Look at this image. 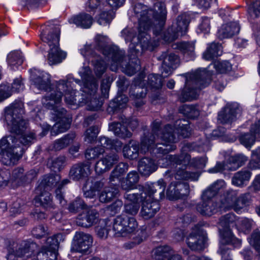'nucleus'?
Here are the masks:
<instances>
[{
  "mask_svg": "<svg viewBox=\"0 0 260 260\" xmlns=\"http://www.w3.org/2000/svg\"><path fill=\"white\" fill-rule=\"evenodd\" d=\"M167 16L166 5L162 2L155 3L153 10L144 8L139 19L138 27L125 28L121 31V36L125 42H131L129 45L130 61L128 64L123 62L125 52L117 46H106L102 49L103 54L111 59L110 70L116 72L119 67H122L123 72L130 76L140 70V60L137 57L146 50H153L158 44V42L152 40L148 33L152 26V19L157 23L152 28L153 33L157 36L165 24Z\"/></svg>",
  "mask_w": 260,
  "mask_h": 260,
  "instance_id": "obj_1",
  "label": "nucleus"
},
{
  "mask_svg": "<svg viewBox=\"0 0 260 260\" xmlns=\"http://www.w3.org/2000/svg\"><path fill=\"white\" fill-rule=\"evenodd\" d=\"M160 123L155 120L152 124L151 133L145 132L141 139V151L143 153L149 152L157 159V166L161 168L174 167L183 163V155H167L176 149L175 143L179 136L187 138L190 135L191 128L188 121L184 119L176 121L174 126L166 125L160 129Z\"/></svg>",
  "mask_w": 260,
  "mask_h": 260,
  "instance_id": "obj_2",
  "label": "nucleus"
},
{
  "mask_svg": "<svg viewBox=\"0 0 260 260\" xmlns=\"http://www.w3.org/2000/svg\"><path fill=\"white\" fill-rule=\"evenodd\" d=\"M25 113L24 104L20 100H15L9 106L4 109V114L1 120L6 122L8 131L19 138L20 143L23 145H28L33 143L36 139L33 132H27L28 122L23 118Z\"/></svg>",
  "mask_w": 260,
  "mask_h": 260,
  "instance_id": "obj_3",
  "label": "nucleus"
},
{
  "mask_svg": "<svg viewBox=\"0 0 260 260\" xmlns=\"http://www.w3.org/2000/svg\"><path fill=\"white\" fill-rule=\"evenodd\" d=\"M91 172V164L83 161L73 165L69 174L70 178L74 181H79L87 178L82 189L84 197L88 198H93L105 184L104 179L94 181L92 178H88Z\"/></svg>",
  "mask_w": 260,
  "mask_h": 260,
  "instance_id": "obj_4",
  "label": "nucleus"
},
{
  "mask_svg": "<svg viewBox=\"0 0 260 260\" xmlns=\"http://www.w3.org/2000/svg\"><path fill=\"white\" fill-rule=\"evenodd\" d=\"M182 76L185 78V87L178 98L183 103L196 99L199 90L208 86L211 82V74L205 70H197L192 73Z\"/></svg>",
  "mask_w": 260,
  "mask_h": 260,
  "instance_id": "obj_5",
  "label": "nucleus"
},
{
  "mask_svg": "<svg viewBox=\"0 0 260 260\" xmlns=\"http://www.w3.org/2000/svg\"><path fill=\"white\" fill-rule=\"evenodd\" d=\"M167 183L162 179L158 180L156 182L147 183L143 191L140 193H125L124 198L126 202L124 205V210L122 213L129 215L130 216L136 215L140 208L139 202L144 200L147 198L148 193L149 197L154 192H158L160 199L165 198V191Z\"/></svg>",
  "mask_w": 260,
  "mask_h": 260,
  "instance_id": "obj_6",
  "label": "nucleus"
},
{
  "mask_svg": "<svg viewBox=\"0 0 260 260\" xmlns=\"http://www.w3.org/2000/svg\"><path fill=\"white\" fill-rule=\"evenodd\" d=\"M238 217L233 213H229L220 219L219 225L222 227L220 229L221 239L218 252L221 255L222 260H231L230 249L227 245H231L235 247L241 245V240L233 235L231 228L236 226Z\"/></svg>",
  "mask_w": 260,
  "mask_h": 260,
  "instance_id": "obj_7",
  "label": "nucleus"
},
{
  "mask_svg": "<svg viewBox=\"0 0 260 260\" xmlns=\"http://www.w3.org/2000/svg\"><path fill=\"white\" fill-rule=\"evenodd\" d=\"M61 96V94L59 92L57 95L52 94L51 96L42 100L44 107L51 110V113L54 115L52 118L55 121H58L51 131L52 136H56L59 133L67 131L70 127L72 122L71 118L66 116V110L59 105Z\"/></svg>",
  "mask_w": 260,
  "mask_h": 260,
  "instance_id": "obj_8",
  "label": "nucleus"
},
{
  "mask_svg": "<svg viewBox=\"0 0 260 260\" xmlns=\"http://www.w3.org/2000/svg\"><path fill=\"white\" fill-rule=\"evenodd\" d=\"M73 82L80 86L84 85V81L82 79L80 80L78 79H75L72 75H69L67 77L66 81L60 80L58 82L56 90L51 91L50 93L48 94L42 100L51 96L52 94L57 95L59 92H60L61 96H62L63 93H64V101L66 104L71 108L75 109L79 106H82L83 101L82 100H84V97L86 96V95H84L83 92L80 93L73 89V86L71 85ZM61 98L62 96H61Z\"/></svg>",
  "mask_w": 260,
  "mask_h": 260,
  "instance_id": "obj_9",
  "label": "nucleus"
},
{
  "mask_svg": "<svg viewBox=\"0 0 260 260\" xmlns=\"http://www.w3.org/2000/svg\"><path fill=\"white\" fill-rule=\"evenodd\" d=\"M79 74L84 81L83 92L84 97L83 105H87V109L96 111L101 108L102 102L98 98L96 91L98 88V81L91 75V71L88 67H83L79 71Z\"/></svg>",
  "mask_w": 260,
  "mask_h": 260,
  "instance_id": "obj_10",
  "label": "nucleus"
},
{
  "mask_svg": "<svg viewBox=\"0 0 260 260\" xmlns=\"http://www.w3.org/2000/svg\"><path fill=\"white\" fill-rule=\"evenodd\" d=\"M60 31V28L58 26L51 24L43 29L41 34L42 41L50 47L48 56L50 65L59 63L66 57V53L59 48Z\"/></svg>",
  "mask_w": 260,
  "mask_h": 260,
  "instance_id": "obj_11",
  "label": "nucleus"
},
{
  "mask_svg": "<svg viewBox=\"0 0 260 260\" xmlns=\"http://www.w3.org/2000/svg\"><path fill=\"white\" fill-rule=\"evenodd\" d=\"M144 76L140 74L138 77L134 79L133 84L136 86L137 92L135 96L137 99L145 97L147 93L153 100L158 99L160 95V89L162 85L161 77L157 74H152L148 75L147 80H143Z\"/></svg>",
  "mask_w": 260,
  "mask_h": 260,
  "instance_id": "obj_12",
  "label": "nucleus"
},
{
  "mask_svg": "<svg viewBox=\"0 0 260 260\" xmlns=\"http://www.w3.org/2000/svg\"><path fill=\"white\" fill-rule=\"evenodd\" d=\"M6 244L7 260H18V258L26 259L34 256L38 248L37 244L30 241H24L18 244L13 240H8Z\"/></svg>",
  "mask_w": 260,
  "mask_h": 260,
  "instance_id": "obj_13",
  "label": "nucleus"
},
{
  "mask_svg": "<svg viewBox=\"0 0 260 260\" xmlns=\"http://www.w3.org/2000/svg\"><path fill=\"white\" fill-rule=\"evenodd\" d=\"M251 199L249 192L241 194L238 197V191L236 190H228L222 199V207L225 210H233L240 214L243 209L248 205Z\"/></svg>",
  "mask_w": 260,
  "mask_h": 260,
  "instance_id": "obj_14",
  "label": "nucleus"
},
{
  "mask_svg": "<svg viewBox=\"0 0 260 260\" xmlns=\"http://www.w3.org/2000/svg\"><path fill=\"white\" fill-rule=\"evenodd\" d=\"M137 228L138 223L134 217L122 213L113 220V236L127 237L134 233Z\"/></svg>",
  "mask_w": 260,
  "mask_h": 260,
  "instance_id": "obj_15",
  "label": "nucleus"
},
{
  "mask_svg": "<svg viewBox=\"0 0 260 260\" xmlns=\"http://www.w3.org/2000/svg\"><path fill=\"white\" fill-rule=\"evenodd\" d=\"M189 22L185 14H181L177 17L175 22L169 27L163 36L164 40L170 43L178 38L180 34L183 35L186 31Z\"/></svg>",
  "mask_w": 260,
  "mask_h": 260,
  "instance_id": "obj_16",
  "label": "nucleus"
},
{
  "mask_svg": "<svg viewBox=\"0 0 260 260\" xmlns=\"http://www.w3.org/2000/svg\"><path fill=\"white\" fill-rule=\"evenodd\" d=\"M247 160V157L243 154H237L230 156L226 162H217L216 166L208 170L210 173H217L223 170L234 171L243 166Z\"/></svg>",
  "mask_w": 260,
  "mask_h": 260,
  "instance_id": "obj_17",
  "label": "nucleus"
},
{
  "mask_svg": "<svg viewBox=\"0 0 260 260\" xmlns=\"http://www.w3.org/2000/svg\"><path fill=\"white\" fill-rule=\"evenodd\" d=\"M149 196L147 193V198L141 201L143 204L140 214L145 219L152 218L159 210L160 206L158 201L162 199L159 198L158 191Z\"/></svg>",
  "mask_w": 260,
  "mask_h": 260,
  "instance_id": "obj_18",
  "label": "nucleus"
},
{
  "mask_svg": "<svg viewBox=\"0 0 260 260\" xmlns=\"http://www.w3.org/2000/svg\"><path fill=\"white\" fill-rule=\"evenodd\" d=\"M186 241L187 246L191 250L201 251L205 247L206 237L200 226L196 225L187 237Z\"/></svg>",
  "mask_w": 260,
  "mask_h": 260,
  "instance_id": "obj_19",
  "label": "nucleus"
},
{
  "mask_svg": "<svg viewBox=\"0 0 260 260\" xmlns=\"http://www.w3.org/2000/svg\"><path fill=\"white\" fill-rule=\"evenodd\" d=\"M29 72L31 87L44 91L50 88L51 80L49 74L36 68L30 69Z\"/></svg>",
  "mask_w": 260,
  "mask_h": 260,
  "instance_id": "obj_20",
  "label": "nucleus"
},
{
  "mask_svg": "<svg viewBox=\"0 0 260 260\" xmlns=\"http://www.w3.org/2000/svg\"><path fill=\"white\" fill-rule=\"evenodd\" d=\"M92 243V237L83 232H76L74 237L71 251L82 253H87Z\"/></svg>",
  "mask_w": 260,
  "mask_h": 260,
  "instance_id": "obj_21",
  "label": "nucleus"
},
{
  "mask_svg": "<svg viewBox=\"0 0 260 260\" xmlns=\"http://www.w3.org/2000/svg\"><path fill=\"white\" fill-rule=\"evenodd\" d=\"M189 193V186L187 183L181 181H173L167 191L169 200H174L187 197Z\"/></svg>",
  "mask_w": 260,
  "mask_h": 260,
  "instance_id": "obj_22",
  "label": "nucleus"
},
{
  "mask_svg": "<svg viewBox=\"0 0 260 260\" xmlns=\"http://www.w3.org/2000/svg\"><path fill=\"white\" fill-rule=\"evenodd\" d=\"M222 201V199L219 204L214 200H201L197 204V210L202 215L206 216H211L219 211H226V210L221 207Z\"/></svg>",
  "mask_w": 260,
  "mask_h": 260,
  "instance_id": "obj_23",
  "label": "nucleus"
},
{
  "mask_svg": "<svg viewBox=\"0 0 260 260\" xmlns=\"http://www.w3.org/2000/svg\"><path fill=\"white\" fill-rule=\"evenodd\" d=\"M99 220V213L94 209H88L79 214L77 218V224L81 226L89 228L96 223Z\"/></svg>",
  "mask_w": 260,
  "mask_h": 260,
  "instance_id": "obj_24",
  "label": "nucleus"
},
{
  "mask_svg": "<svg viewBox=\"0 0 260 260\" xmlns=\"http://www.w3.org/2000/svg\"><path fill=\"white\" fill-rule=\"evenodd\" d=\"M240 109L236 104H228L218 113V120L221 123H230L234 121Z\"/></svg>",
  "mask_w": 260,
  "mask_h": 260,
  "instance_id": "obj_25",
  "label": "nucleus"
},
{
  "mask_svg": "<svg viewBox=\"0 0 260 260\" xmlns=\"http://www.w3.org/2000/svg\"><path fill=\"white\" fill-rule=\"evenodd\" d=\"M240 29V27L238 22H231L229 23L223 24L218 29L217 36L220 40L230 38L238 34Z\"/></svg>",
  "mask_w": 260,
  "mask_h": 260,
  "instance_id": "obj_26",
  "label": "nucleus"
},
{
  "mask_svg": "<svg viewBox=\"0 0 260 260\" xmlns=\"http://www.w3.org/2000/svg\"><path fill=\"white\" fill-rule=\"evenodd\" d=\"M252 176L251 171L248 168H243L234 174L232 183L234 186L243 187L247 185Z\"/></svg>",
  "mask_w": 260,
  "mask_h": 260,
  "instance_id": "obj_27",
  "label": "nucleus"
},
{
  "mask_svg": "<svg viewBox=\"0 0 260 260\" xmlns=\"http://www.w3.org/2000/svg\"><path fill=\"white\" fill-rule=\"evenodd\" d=\"M174 49H177L186 57L187 60L193 59L194 58V42L182 41L177 42L173 45Z\"/></svg>",
  "mask_w": 260,
  "mask_h": 260,
  "instance_id": "obj_28",
  "label": "nucleus"
},
{
  "mask_svg": "<svg viewBox=\"0 0 260 260\" xmlns=\"http://www.w3.org/2000/svg\"><path fill=\"white\" fill-rule=\"evenodd\" d=\"M139 171L143 176H148L157 169V165L149 157H143L139 162Z\"/></svg>",
  "mask_w": 260,
  "mask_h": 260,
  "instance_id": "obj_29",
  "label": "nucleus"
},
{
  "mask_svg": "<svg viewBox=\"0 0 260 260\" xmlns=\"http://www.w3.org/2000/svg\"><path fill=\"white\" fill-rule=\"evenodd\" d=\"M17 138H14L12 136L8 137H3L0 140V154L4 153V152L9 151L13 149L14 147L19 146L20 144H22L24 146L27 145H23L20 143L19 138L21 136V135L17 136ZM32 143H30L28 145H30Z\"/></svg>",
  "mask_w": 260,
  "mask_h": 260,
  "instance_id": "obj_30",
  "label": "nucleus"
},
{
  "mask_svg": "<svg viewBox=\"0 0 260 260\" xmlns=\"http://www.w3.org/2000/svg\"><path fill=\"white\" fill-rule=\"evenodd\" d=\"M60 180L61 176L58 174H52L45 175L36 190L37 191H41L43 188L47 190L49 188L55 186L58 188L59 184L61 182Z\"/></svg>",
  "mask_w": 260,
  "mask_h": 260,
  "instance_id": "obj_31",
  "label": "nucleus"
},
{
  "mask_svg": "<svg viewBox=\"0 0 260 260\" xmlns=\"http://www.w3.org/2000/svg\"><path fill=\"white\" fill-rule=\"evenodd\" d=\"M175 166L176 168L175 172L174 174V177L177 180H190L192 181L197 180L199 175L197 172H189L185 170V165Z\"/></svg>",
  "mask_w": 260,
  "mask_h": 260,
  "instance_id": "obj_32",
  "label": "nucleus"
},
{
  "mask_svg": "<svg viewBox=\"0 0 260 260\" xmlns=\"http://www.w3.org/2000/svg\"><path fill=\"white\" fill-rule=\"evenodd\" d=\"M222 53L221 44L215 42L208 45L203 54V58L206 60H211L220 56Z\"/></svg>",
  "mask_w": 260,
  "mask_h": 260,
  "instance_id": "obj_33",
  "label": "nucleus"
},
{
  "mask_svg": "<svg viewBox=\"0 0 260 260\" xmlns=\"http://www.w3.org/2000/svg\"><path fill=\"white\" fill-rule=\"evenodd\" d=\"M139 143L131 140L127 144L124 146L122 149L123 155L124 157L131 160L136 159L139 156Z\"/></svg>",
  "mask_w": 260,
  "mask_h": 260,
  "instance_id": "obj_34",
  "label": "nucleus"
},
{
  "mask_svg": "<svg viewBox=\"0 0 260 260\" xmlns=\"http://www.w3.org/2000/svg\"><path fill=\"white\" fill-rule=\"evenodd\" d=\"M109 129L112 131L116 136L122 139H128L132 136V133L127 129L126 127L119 122L110 123Z\"/></svg>",
  "mask_w": 260,
  "mask_h": 260,
  "instance_id": "obj_35",
  "label": "nucleus"
},
{
  "mask_svg": "<svg viewBox=\"0 0 260 260\" xmlns=\"http://www.w3.org/2000/svg\"><path fill=\"white\" fill-rule=\"evenodd\" d=\"M69 22L76 24L78 27L88 28L92 25V18L88 14L82 13L73 16L69 20Z\"/></svg>",
  "mask_w": 260,
  "mask_h": 260,
  "instance_id": "obj_36",
  "label": "nucleus"
},
{
  "mask_svg": "<svg viewBox=\"0 0 260 260\" xmlns=\"http://www.w3.org/2000/svg\"><path fill=\"white\" fill-rule=\"evenodd\" d=\"M139 180V175L136 171L129 172L125 178L121 182L122 189L128 191L135 188L136 184Z\"/></svg>",
  "mask_w": 260,
  "mask_h": 260,
  "instance_id": "obj_37",
  "label": "nucleus"
},
{
  "mask_svg": "<svg viewBox=\"0 0 260 260\" xmlns=\"http://www.w3.org/2000/svg\"><path fill=\"white\" fill-rule=\"evenodd\" d=\"M128 169V165L126 162L119 163L111 172L109 181L111 184H117L120 181V177Z\"/></svg>",
  "mask_w": 260,
  "mask_h": 260,
  "instance_id": "obj_38",
  "label": "nucleus"
},
{
  "mask_svg": "<svg viewBox=\"0 0 260 260\" xmlns=\"http://www.w3.org/2000/svg\"><path fill=\"white\" fill-rule=\"evenodd\" d=\"M223 183L222 181H217L209 186L203 191L201 197V200H213V198L218 193Z\"/></svg>",
  "mask_w": 260,
  "mask_h": 260,
  "instance_id": "obj_39",
  "label": "nucleus"
},
{
  "mask_svg": "<svg viewBox=\"0 0 260 260\" xmlns=\"http://www.w3.org/2000/svg\"><path fill=\"white\" fill-rule=\"evenodd\" d=\"M34 200L36 204H39L47 210L55 208L51 194L47 190L41 192L39 196L35 197Z\"/></svg>",
  "mask_w": 260,
  "mask_h": 260,
  "instance_id": "obj_40",
  "label": "nucleus"
},
{
  "mask_svg": "<svg viewBox=\"0 0 260 260\" xmlns=\"http://www.w3.org/2000/svg\"><path fill=\"white\" fill-rule=\"evenodd\" d=\"M99 142L101 147L109 149L115 150L118 152L121 149L122 143L116 139L112 140L105 136H101L99 138Z\"/></svg>",
  "mask_w": 260,
  "mask_h": 260,
  "instance_id": "obj_41",
  "label": "nucleus"
},
{
  "mask_svg": "<svg viewBox=\"0 0 260 260\" xmlns=\"http://www.w3.org/2000/svg\"><path fill=\"white\" fill-rule=\"evenodd\" d=\"M209 141L206 139L202 142L187 143L184 144L183 148L184 151H197L199 152H205L210 149Z\"/></svg>",
  "mask_w": 260,
  "mask_h": 260,
  "instance_id": "obj_42",
  "label": "nucleus"
},
{
  "mask_svg": "<svg viewBox=\"0 0 260 260\" xmlns=\"http://www.w3.org/2000/svg\"><path fill=\"white\" fill-rule=\"evenodd\" d=\"M172 252V249L170 246H159L153 250V257L155 260H168Z\"/></svg>",
  "mask_w": 260,
  "mask_h": 260,
  "instance_id": "obj_43",
  "label": "nucleus"
},
{
  "mask_svg": "<svg viewBox=\"0 0 260 260\" xmlns=\"http://www.w3.org/2000/svg\"><path fill=\"white\" fill-rule=\"evenodd\" d=\"M211 66H213V68H215L216 71L220 74H223L228 73L232 70V66L230 62L226 60L223 61H217L211 64L208 67L207 69H205V70L208 72L209 73L211 74L210 79L211 80V76L212 75V72H210L209 70ZM203 70H204L203 69Z\"/></svg>",
  "mask_w": 260,
  "mask_h": 260,
  "instance_id": "obj_44",
  "label": "nucleus"
},
{
  "mask_svg": "<svg viewBox=\"0 0 260 260\" xmlns=\"http://www.w3.org/2000/svg\"><path fill=\"white\" fill-rule=\"evenodd\" d=\"M179 112L188 118L194 119L200 115L198 106L184 105L179 109Z\"/></svg>",
  "mask_w": 260,
  "mask_h": 260,
  "instance_id": "obj_45",
  "label": "nucleus"
},
{
  "mask_svg": "<svg viewBox=\"0 0 260 260\" xmlns=\"http://www.w3.org/2000/svg\"><path fill=\"white\" fill-rule=\"evenodd\" d=\"M75 137V135L73 134L65 135L54 142L52 149L55 151H59L67 147L73 142Z\"/></svg>",
  "mask_w": 260,
  "mask_h": 260,
  "instance_id": "obj_46",
  "label": "nucleus"
},
{
  "mask_svg": "<svg viewBox=\"0 0 260 260\" xmlns=\"http://www.w3.org/2000/svg\"><path fill=\"white\" fill-rule=\"evenodd\" d=\"M87 205L84 200L80 197H77L69 203L68 210L72 213H77L81 210L87 209Z\"/></svg>",
  "mask_w": 260,
  "mask_h": 260,
  "instance_id": "obj_47",
  "label": "nucleus"
},
{
  "mask_svg": "<svg viewBox=\"0 0 260 260\" xmlns=\"http://www.w3.org/2000/svg\"><path fill=\"white\" fill-rule=\"evenodd\" d=\"M2 162L4 165L10 166L14 165L20 158V155L15 152L14 149L4 152L2 154Z\"/></svg>",
  "mask_w": 260,
  "mask_h": 260,
  "instance_id": "obj_48",
  "label": "nucleus"
},
{
  "mask_svg": "<svg viewBox=\"0 0 260 260\" xmlns=\"http://www.w3.org/2000/svg\"><path fill=\"white\" fill-rule=\"evenodd\" d=\"M119 160V156L117 154L111 152L105 155L99 160L109 171L115 164L118 162Z\"/></svg>",
  "mask_w": 260,
  "mask_h": 260,
  "instance_id": "obj_49",
  "label": "nucleus"
},
{
  "mask_svg": "<svg viewBox=\"0 0 260 260\" xmlns=\"http://www.w3.org/2000/svg\"><path fill=\"white\" fill-rule=\"evenodd\" d=\"M63 240L64 237L62 234H57L53 236L47 238L46 240V245L44 246H46L49 250L56 251L60 242L63 241Z\"/></svg>",
  "mask_w": 260,
  "mask_h": 260,
  "instance_id": "obj_50",
  "label": "nucleus"
},
{
  "mask_svg": "<svg viewBox=\"0 0 260 260\" xmlns=\"http://www.w3.org/2000/svg\"><path fill=\"white\" fill-rule=\"evenodd\" d=\"M7 60L12 68L20 66L23 62L22 53L20 51H12L7 55Z\"/></svg>",
  "mask_w": 260,
  "mask_h": 260,
  "instance_id": "obj_51",
  "label": "nucleus"
},
{
  "mask_svg": "<svg viewBox=\"0 0 260 260\" xmlns=\"http://www.w3.org/2000/svg\"><path fill=\"white\" fill-rule=\"evenodd\" d=\"M57 252L49 250L46 246H42L37 253V260H56Z\"/></svg>",
  "mask_w": 260,
  "mask_h": 260,
  "instance_id": "obj_52",
  "label": "nucleus"
},
{
  "mask_svg": "<svg viewBox=\"0 0 260 260\" xmlns=\"http://www.w3.org/2000/svg\"><path fill=\"white\" fill-rule=\"evenodd\" d=\"M66 161L65 156H59L56 158L49 159L47 165L54 172L60 171L64 168Z\"/></svg>",
  "mask_w": 260,
  "mask_h": 260,
  "instance_id": "obj_53",
  "label": "nucleus"
},
{
  "mask_svg": "<svg viewBox=\"0 0 260 260\" xmlns=\"http://www.w3.org/2000/svg\"><path fill=\"white\" fill-rule=\"evenodd\" d=\"M190 158L191 157L189 154H185L184 159L189 161L190 165L197 169H203L206 166L207 162L206 156L194 157L191 159Z\"/></svg>",
  "mask_w": 260,
  "mask_h": 260,
  "instance_id": "obj_54",
  "label": "nucleus"
},
{
  "mask_svg": "<svg viewBox=\"0 0 260 260\" xmlns=\"http://www.w3.org/2000/svg\"><path fill=\"white\" fill-rule=\"evenodd\" d=\"M158 59L162 60V62L174 67L179 62V58L177 55L174 53L165 52H163Z\"/></svg>",
  "mask_w": 260,
  "mask_h": 260,
  "instance_id": "obj_55",
  "label": "nucleus"
},
{
  "mask_svg": "<svg viewBox=\"0 0 260 260\" xmlns=\"http://www.w3.org/2000/svg\"><path fill=\"white\" fill-rule=\"evenodd\" d=\"M247 13L250 20L260 17V1H256L251 3L248 7Z\"/></svg>",
  "mask_w": 260,
  "mask_h": 260,
  "instance_id": "obj_56",
  "label": "nucleus"
},
{
  "mask_svg": "<svg viewBox=\"0 0 260 260\" xmlns=\"http://www.w3.org/2000/svg\"><path fill=\"white\" fill-rule=\"evenodd\" d=\"M99 133V128L98 126L90 127L84 134V141L88 143H92L96 140Z\"/></svg>",
  "mask_w": 260,
  "mask_h": 260,
  "instance_id": "obj_57",
  "label": "nucleus"
},
{
  "mask_svg": "<svg viewBox=\"0 0 260 260\" xmlns=\"http://www.w3.org/2000/svg\"><path fill=\"white\" fill-rule=\"evenodd\" d=\"M105 152V149L99 146L88 148L85 152V156L87 160H92L99 157Z\"/></svg>",
  "mask_w": 260,
  "mask_h": 260,
  "instance_id": "obj_58",
  "label": "nucleus"
},
{
  "mask_svg": "<svg viewBox=\"0 0 260 260\" xmlns=\"http://www.w3.org/2000/svg\"><path fill=\"white\" fill-rule=\"evenodd\" d=\"M70 180L68 179H64L61 181L59 184L58 188L55 190V197L56 199L58 200L59 203L62 206H64L66 205L67 202L64 198V195L63 192L61 191V189L63 187L70 183Z\"/></svg>",
  "mask_w": 260,
  "mask_h": 260,
  "instance_id": "obj_59",
  "label": "nucleus"
},
{
  "mask_svg": "<svg viewBox=\"0 0 260 260\" xmlns=\"http://www.w3.org/2000/svg\"><path fill=\"white\" fill-rule=\"evenodd\" d=\"M256 136L250 133L241 134L239 137L240 143L247 148H250L254 144Z\"/></svg>",
  "mask_w": 260,
  "mask_h": 260,
  "instance_id": "obj_60",
  "label": "nucleus"
},
{
  "mask_svg": "<svg viewBox=\"0 0 260 260\" xmlns=\"http://www.w3.org/2000/svg\"><path fill=\"white\" fill-rule=\"evenodd\" d=\"M114 18L112 10L102 12L97 19L98 23L101 25H109Z\"/></svg>",
  "mask_w": 260,
  "mask_h": 260,
  "instance_id": "obj_61",
  "label": "nucleus"
},
{
  "mask_svg": "<svg viewBox=\"0 0 260 260\" xmlns=\"http://www.w3.org/2000/svg\"><path fill=\"white\" fill-rule=\"evenodd\" d=\"M94 66V72L97 77H101L107 69V63L103 59L92 60Z\"/></svg>",
  "mask_w": 260,
  "mask_h": 260,
  "instance_id": "obj_62",
  "label": "nucleus"
},
{
  "mask_svg": "<svg viewBox=\"0 0 260 260\" xmlns=\"http://www.w3.org/2000/svg\"><path fill=\"white\" fill-rule=\"evenodd\" d=\"M248 241L256 251L260 250V231L258 229L253 231Z\"/></svg>",
  "mask_w": 260,
  "mask_h": 260,
  "instance_id": "obj_63",
  "label": "nucleus"
},
{
  "mask_svg": "<svg viewBox=\"0 0 260 260\" xmlns=\"http://www.w3.org/2000/svg\"><path fill=\"white\" fill-rule=\"evenodd\" d=\"M46 0H21L20 5L28 9H34L45 4Z\"/></svg>",
  "mask_w": 260,
  "mask_h": 260,
  "instance_id": "obj_64",
  "label": "nucleus"
}]
</instances>
